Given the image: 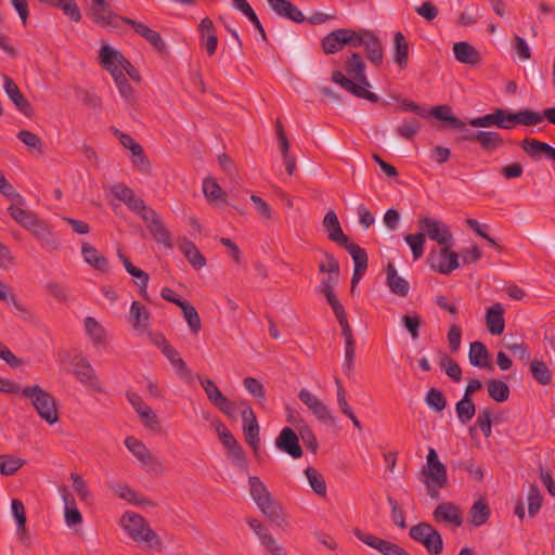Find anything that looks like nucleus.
Segmentation results:
<instances>
[{"instance_id": "obj_16", "label": "nucleus", "mask_w": 555, "mask_h": 555, "mask_svg": "<svg viewBox=\"0 0 555 555\" xmlns=\"http://www.w3.org/2000/svg\"><path fill=\"white\" fill-rule=\"evenodd\" d=\"M417 223L421 232H424L431 241L440 245L449 244L452 238L449 228L440 220L424 216L418 219Z\"/></svg>"}, {"instance_id": "obj_26", "label": "nucleus", "mask_w": 555, "mask_h": 555, "mask_svg": "<svg viewBox=\"0 0 555 555\" xmlns=\"http://www.w3.org/2000/svg\"><path fill=\"white\" fill-rule=\"evenodd\" d=\"M323 227L327 232V237L332 242L337 243L339 246L347 244L349 237L344 233L338 217L335 211L330 210L323 219Z\"/></svg>"}, {"instance_id": "obj_10", "label": "nucleus", "mask_w": 555, "mask_h": 555, "mask_svg": "<svg viewBox=\"0 0 555 555\" xmlns=\"http://www.w3.org/2000/svg\"><path fill=\"white\" fill-rule=\"evenodd\" d=\"M215 427H216L217 435H218L221 443L223 444V447L228 450V455L232 460L233 464L240 468L246 467L247 461H246L245 452H244L242 446L238 443V441L232 435V433L220 421H217L215 423Z\"/></svg>"}, {"instance_id": "obj_32", "label": "nucleus", "mask_w": 555, "mask_h": 555, "mask_svg": "<svg viewBox=\"0 0 555 555\" xmlns=\"http://www.w3.org/2000/svg\"><path fill=\"white\" fill-rule=\"evenodd\" d=\"M453 53L460 63L468 65H477L481 62V55L479 51L465 41H459L453 44Z\"/></svg>"}, {"instance_id": "obj_1", "label": "nucleus", "mask_w": 555, "mask_h": 555, "mask_svg": "<svg viewBox=\"0 0 555 555\" xmlns=\"http://www.w3.org/2000/svg\"><path fill=\"white\" fill-rule=\"evenodd\" d=\"M531 120H534V116L532 113H529V108L512 112L511 109L498 107L489 114L468 119L467 125L474 128L498 127L511 130L517 125L530 127Z\"/></svg>"}, {"instance_id": "obj_15", "label": "nucleus", "mask_w": 555, "mask_h": 555, "mask_svg": "<svg viewBox=\"0 0 555 555\" xmlns=\"http://www.w3.org/2000/svg\"><path fill=\"white\" fill-rule=\"evenodd\" d=\"M341 246L344 248H346V250L349 253V255L351 256L353 263H354L353 273H352V278H351V289H350L351 294H353L356 291L357 284L363 278V275L367 269L369 256H367L366 250L363 247L351 242L350 240L348 241L347 244H344Z\"/></svg>"}, {"instance_id": "obj_62", "label": "nucleus", "mask_w": 555, "mask_h": 555, "mask_svg": "<svg viewBox=\"0 0 555 555\" xmlns=\"http://www.w3.org/2000/svg\"><path fill=\"white\" fill-rule=\"evenodd\" d=\"M243 385L246 390L256 398L260 403L266 402V389L260 380L255 377H245L243 380Z\"/></svg>"}, {"instance_id": "obj_42", "label": "nucleus", "mask_w": 555, "mask_h": 555, "mask_svg": "<svg viewBox=\"0 0 555 555\" xmlns=\"http://www.w3.org/2000/svg\"><path fill=\"white\" fill-rule=\"evenodd\" d=\"M322 51L330 55L344 49V38L341 28L334 29L321 39Z\"/></svg>"}, {"instance_id": "obj_33", "label": "nucleus", "mask_w": 555, "mask_h": 555, "mask_svg": "<svg viewBox=\"0 0 555 555\" xmlns=\"http://www.w3.org/2000/svg\"><path fill=\"white\" fill-rule=\"evenodd\" d=\"M258 508L261 513L272 522H275L276 526L281 527L285 522L283 517V508L281 504L271 495L257 504Z\"/></svg>"}, {"instance_id": "obj_11", "label": "nucleus", "mask_w": 555, "mask_h": 555, "mask_svg": "<svg viewBox=\"0 0 555 555\" xmlns=\"http://www.w3.org/2000/svg\"><path fill=\"white\" fill-rule=\"evenodd\" d=\"M87 15L100 27L112 28H118L119 23H122L121 18H127L114 13L105 0H92Z\"/></svg>"}, {"instance_id": "obj_58", "label": "nucleus", "mask_w": 555, "mask_h": 555, "mask_svg": "<svg viewBox=\"0 0 555 555\" xmlns=\"http://www.w3.org/2000/svg\"><path fill=\"white\" fill-rule=\"evenodd\" d=\"M439 365L446 372V374L454 382L457 383L462 379L461 366L448 354L441 353Z\"/></svg>"}, {"instance_id": "obj_8", "label": "nucleus", "mask_w": 555, "mask_h": 555, "mask_svg": "<svg viewBox=\"0 0 555 555\" xmlns=\"http://www.w3.org/2000/svg\"><path fill=\"white\" fill-rule=\"evenodd\" d=\"M427 262L433 271L444 275L460 267L459 254L452 250L449 244L438 250H430Z\"/></svg>"}, {"instance_id": "obj_52", "label": "nucleus", "mask_w": 555, "mask_h": 555, "mask_svg": "<svg viewBox=\"0 0 555 555\" xmlns=\"http://www.w3.org/2000/svg\"><path fill=\"white\" fill-rule=\"evenodd\" d=\"M25 464V460L10 454L0 455V474L13 476Z\"/></svg>"}, {"instance_id": "obj_48", "label": "nucleus", "mask_w": 555, "mask_h": 555, "mask_svg": "<svg viewBox=\"0 0 555 555\" xmlns=\"http://www.w3.org/2000/svg\"><path fill=\"white\" fill-rule=\"evenodd\" d=\"M48 5L62 10L75 23L81 20V12L76 0H48Z\"/></svg>"}, {"instance_id": "obj_18", "label": "nucleus", "mask_w": 555, "mask_h": 555, "mask_svg": "<svg viewBox=\"0 0 555 555\" xmlns=\"http://www.w3.org/2000/svg\"><path fill=\"white\" fill-rule=\"evenodd\" d=\"M456 142H478L486 152H493L504 144L503 137L496 131L478 130L469 135H459Z\"/></svg>"}, {"instance_id": "obj_49", "label": "nucleus", "mask_w": 555, "mask_h": 555, "mask_svg": "<svg viewBox=\"0 0 555 555\" xmlns=\"http://www.w3.org/2000/svg\"><path fill=\"white\" fill-rule=\"evenodd\" d=\"M344 69L347 74L346 77L350 79L364 73L366 65L362 55L359 52H351L345 61Z\"/></svg>"}, {"instance_id": "obj_47", "label": "nucleus", "mask_w": 555, "mask_h": 555, "mask_svg": "<svg viewBox=\"0 0 555 555\" xmlns=\"http://www.w3.org/2000/svg\"><path fill=\"white\" fill-rule=\"evenodd\" d=\"M456 416L461 424L466 425L476 414V405L472 397H465L455 403Z\"/></svg>"}, {"instance_id": "obj_5", "label": "nucleus", "mask_w": 555, "mask_h": 555, "mask_svg": "<svg viewBox=\"0 0 555 555\" xmlns=\"http://www.w3.org/2000/svg\"><path fill=\"white\" fill-rule=\"evenodd\" d=\"M120 525L135 542H146L151 545L162 544L159 537L151 529L144 517L137 513H125L120 518Z\"/></svg>"}, {"instance_id": "obj_17", "label": "nucleus", "mask_w": 555, "mask_h": 555, "mask_svg": "<svg viewBox=\"0 0 555 555\" xmlns=\"http://www.w3.org/2000/svg\"><path fill=\"white\" fill-rule=\"evenodd\" d=\"M162 339V353L168 359L177 374L181 379H183L186 384L194 383V375L192 370L186 365L185 361L180 357L178 350H176L165 338V336H160Z\"/></svg>"}, {"instance_id": "obj_22", "label": "nucleus", "mask_w": 555, "mask_h": 555, "mask_svg": "<svg viewBox=\"0 0 555 555\" xmlns=\"http://www.w3.org/2000/svg\"><path fill=\"white\" fill-rule=\"evenodd\" d=\"M3 88L9 99L14 103L16 109L27 117L33 116L34 108L30 102L21 92L15 81L8 75H3Z\"/></svg>"}, {"instance_id": "obj_29", "label": "nucleus", "mask_w": 555, "mask_h": 555, "mask_svg": "<svg viewBox=\"0 0 555 555\" xmlns=\"http://www.w3.org/2000/svg\"><path fill=\"white\" fill-rule=\"evenodd\" d=\"M428 116L447 122L453 130H466V124L453 114L452 107L448 104L434 106L428 111Z\"/></svg>"}, {"instance_id": "obj_3", "label": "nucleus", "mask_w": 555, "mask_h": 555, "mask_svg": "<svg viewBox=\"0 0 555 555\" xmlns=\"http://www.w3.org/2000/svg\"><path fill=\"white\" fill-rule=\"evenodd\" d=\"M20 395L30 400L39 417L49 425H54L60 421L55 397L38 384L24 387Z\"/></svg>"}, {"instance_id": "obj_12", "label": "nucleus", "mask_w": 555, "mask_h": 555, "mask_svg": "<svg viewBox=\"0 0 555 555\" xmlns=\"http://www.w3.org/2000/svg\"><path fill=\"white\" fill-rule=\"evenodd\" d=\"M72 365L74 367V375L82 385L90 387L98 392L103 391L98 374L86 357L81 353L76 354L72 360Z\"/></svg>"}, {"instance_id": "obj_59", "label": "nucleus", "mask_w": 555, "mask_h": 555, "mask_svg": "<svg viewBox=\"0 0 555 555\" xmlns=\"http://www.w3.org/2000/svg\"><path fill=\"white\" fill-rule=\"evenodd\" d=\"M203 192L207 199L209 201H221L227 203L225 194L222 192L221 188L217 183V181L212 178H205L203 181Z\"/></svg>"}, {"instance_id": "obj_53", "label": "nucleus", "mask_w": 555, "mask_h": 555, "mask_svg": "<svg viewBox=\"0 0 555 555\" xmlns=\"http://www.w3.org/2000/svg\"><path fill=\"white\" fill-rule=\"evenodd\" d=\"M122 98H125L130 105L135 103L134 90L122 72L111 74Z\"/></svg>"}, {"instance_id": "obj_39", "label": "nucleus", "mask_w": 555, "mask_h": 555, "mask_svg": "<svg viewBox=\"0 0 555 555\" xmlns=\"http://www.w3.org/2000/svg\"><path fill=\"white\" fill-rule=\"evenodd\" d=\"M468 514L470 522L475 527H480L489 520L491 511L487 501L480 498L474 502Z\"/></svg>"}, {"instance_id": "obj_43", "label": "nucleus", "mask_w": 555, "mask_h": 555, "mask_svg": "<svg viewBox=\"0 0 555 555\" xmlns=\"http://www.w3.org/2000/svg\"><path fill=\"white\" fill-rule=\"evenodd\" d=\"M422 129V122L416 117H408L402 120L400 125L396 128V133L398 137L406 140L413 141L415 137Z\"/></svg>"}, {"instance_id": "obj_41", "label": "nucleus", "mask_w": 555, "mask_h": 555, "mask_svg": "<svg viewBox=\"0 0 555 555\" xmlns=\"http://www.w3.org/2000/svg\"><path fill=\"white\" fill-rule=\"evenodd\" d=\"M486 386L488 395L493 401L502 403L508 400L511 391L504 380L491 378L486 382Z\"/></svg>"}, {"instance_id": "obj_7", "label": "nucleus", "mask_w": 555, "mask_h": 555, "mask_svg": "<svg viewBox=\"0 0 555 555\" xmlns=\"http://www.w3.org/2000/svg\"><path fill=\"white\" fill-rule=\"evenodd\" d=\"M240 409L241 416L243 420V433L247 444L253 449L256 457L259 456L260 438H259V425L254 410L250 404L242 400L236 405Z\"/></svg>"}, {"instance_id": "obj_40", "label": "nucleus", "mask_w": 555, "mask_h": 555, "mask_svg": "<svg viewBox=\"0 0 555 555\" xmlns=\"http://www.w3.org/2000/svg\"><path fill=\"white\" fill-rule=\"evenodd\" d=\"M393 43V60L401 69H404L409 63V43L401 31L395 34Z\"/></svg>"}, {"instance_id": "obj_37", "label": "nucleus", "mask_w": 555, "mask_h": 555, "mask_svg": "<svg viewBox=\"0 0 555 555\" xmlns=\"http://www.w3.org/2000/svg\"><path fill=\"white\" fill-rule=\"evenodd\" d=\"M81 254L83 256L85 261L95 270H99L101 272L108 271L109 263L107 258L101 255L99 250L90 243H82Z\"/></svg>"}, {"instance_id": "obj_38", "label": "nucleus", "mask_w": 555, "mask_h": 555, "mask_svg": "<svg viewBox=\"0 0 555 555\" xmlns=\"http://www.w3.org/2000/svg\"><path fill=\"white\" fill-rule=\"evenodd\" d=\"M288 421L298 431V437L306 444L307 449L310 450L312 453H317L319 449V443L311 427L300 417L293 420L289 418Z\"/></svg>"}, {"instance_id": "obj_50", "label": "nucleus", "mask_w": 555, "mask_h": 555, "mask_svg": "<svg viewBox=\"0 0 555 555\" xmlns=\"http://www.w3.org/2000/svg\"><path fill=\"white\" fill-rule=\"evenodd\" d=\"M421 544L431 555H439L443 551L442 537L439 533V531L434 528L433 525L430 526V528L428 530V534L426 535V538L423 540V542Z\"/></svg>"}, {"instance_id": "obj_9", "label": "nucleus", "mask_w": 555, "mask_h": 555, "mask_svg": "<svg viewBox=\"0 0 555 555\" xmlns=\"http://www.w3.org/2000/svg\"><path fill=\"white\" fill-rule=\"evenodd\" d=\"M126 448L142 463L145 470L160 475L165 468L162 461L155 457L146 446L133 436H129L125 439Z\"/></svg>"}, {"instance_id": "obj_24", "label": "nucleus", "mask_w": 555, "mask_h": 555, "mask_svg": "<svg viewBox=\"0 0 555 555\" xmlns=\"http://www.w3.org/2000/svg\"><path fill=\"white\" fill-rule=\"evenodd\" d=\"M520 147L532 160L535 162L540 160L542 156L547 159H552V156L555 152V147L548 143L533 138H525L520 142Z\"/></svg>"}, {"instance_id": "obj_55", "label": "nucleus", "mask_w": 555, "mask_h": 555, "mask_svg": "<svg viewBox=\"0 0 555 555\" xmlns=\"http://www.w3.org/2000/svg\"><path fill=\"white\" fill-rule=\"evenodd\" d=\"M305 474L309 481L312 490L320 496L326 495V482L322 474H320L314 467H307Z\"/></svg>"}, {"instance_id": "obj_30", "label": "nucleus", "mask_w": 555, "mask_h": 555, "mask_svg": "<svg viewBox=\"0 0 555 555\" xmlns=\"http://www.w3.org/2000/svg\"><path fill=\"white\" fill-rule=\"evenodd\" d=\"M0 300L12 304L16 310V314L24 321L31 322L34 320L33 312L17 299L12 287L2 281H0Z\"/></svg>"}, {"instance_id": "obj_61", "label": "nucleus", "mask_w": 555, "mask_h": 555, "mask_svg": "<svg viewBox=\"0 0 555 555\" xmlns=\"http://www.w3.org/2000/svg\"><path fill=\"white\" fill-rule=\"evenodd\" d=\"M402 325L411 335L412 339H417L420 336V327L423 323L422 317L417 312L412 314H404L401 318Z\"/></svg>"}, {"instance_id": "obj_64", "label": "nucleus", "mask_w": 555, "mask_h": 555, "mask_svg": "<svg viewBox=\"0 0 555 555\" xmlns=\"http://www.w3.org/2000/svg\"><path fill=\"white\" fill-rule=\"evenodd\" d=\"M425 401L427 405L437 413L442 412L447 405V399L444 395L442 391L436 388H430L427 391Z\"/></svg>"}, {"instance_id": "obj_44", "label": "nucleus", "mask_w": 555, "mask_h": 555, "mask_svg": "<svg viewBox=\"0 0 555 555\" xmlns=\"http://www.w3.org/2000/svg\"><path fill=\"white\" fill-rule=\"evenodd\" d=\"M232 3L234 8L238 11H241L254 25V27L258 30L263 41H268L267 34L264 31V28L258 18L257 14L250 7V4L246 0H232Z\"/></svg>"}, {"instance_id": "obj_23", "label": "nucleus", "mask_w": 555, "mask_h": 555, "mask_svg": "<svg viewBox=\"0 0 555 555\" xmlns=\"http://www.w3.org/2000/svg\"><path fill=\"white\" fill-rule=\"evenodd\" d=\"M124 24L129 25L138 35L143 37L153 48L157 51L163 52L166 50V43L163 40L159 33L151 29L147 25L142 22H137L132 18H121Z\"/></svg>"}, {"instance_id": "obj_4", "label": "nucleus", "mask_w": 555, "mask_h": 555, "mask_svg": "<svg viewBox=\"0 0 555 555\" xmlns=\"http://www.w3.org/2000/svg\"><path fill=\"white\" fill-rule=\"evenodd\" d=\"M423 482L426 485L427 493L431 499L439 498V490L448 486L447 467L442 464L436 450L430 448L426 457V466L422 468Z\"/></svg>"}, {"instance_id": "obj_14", "label": "nucleus", "mask_w": 555, "mask_h": 555, "mask_svg": "<svg viewBox=\"0 0 555 555\" xmlns=\"http://www.w3.org/2000/svg\"><path fill=\"white\" fill-rule=\"evenodd\" d=\"M352 532L357 539L367 546L377 550L383 555H411L402 546L378 538L372 533L364 532L359 528H354Z\"/></svg>"}, {"instance_id": "obj_28", "label": "nucleus", "mask_w": 555, "mask_h": 555, "mask_svg": "<svg viewBox=\"0 0 555 555\" xmlns=\"http://www.w3.org/2000/svg\"><path fill=\"white\" fill-rule=\"evenodd\" d=\"M504 308L500 302L493 304L486 311V324L490 334L501 335L505 328Z\"/></svg>"}, {"instance_id": "obj_13", "label": "nucleus", "mask_w": 555, "mask_h": 555, "mask_svg": "<svg viewBox=\"0 0 555 555\" xmlns=\"http://www.w3.org/2000/svg\"><path fill=\"white\" fill-rule=\"evenodd\" d=\"M210 403L229 417H233L237 402H231L210 378L197 376Z\"/></svg>"}, {"instance_id": "obj_57", "label": "nucleus", "mask_w": 555, "mask_h": 555, "mask_svg": "<svg viewBox=\"0 0 555 555\" xmlns=\"http://www.w3.org/2000/svg\"><path fill=\"white\" fill-rule=\"evenodd\" d=\"M404 241L410 246L414 260L420 259L424 254L426 234L424 232L406 234L404 235Z\"/></svg>"}, {"instance_id": "obj_36", "label": "nucleus", "mask_w": 555, "mask_h": 555, "mask_svg": "<svg viewBox=\"0 0 555 555\" xmlns=\"http://www.w3.org/2000/svg\"><path fill=\"white\" fill-rule=\"evenodd\" d=\"M180 250L186 258L188 262L195 269L199 270L206 266V258L196 247V245L189 238H182L180 243Z\"/></svg>"}, {"instance_id": "obj_60", "label": "nucleus", "mask_w": 555, "mask_h": 555, "mask_svg": "<svg viewBox=\"0 0 555 555\" xmlns=\"http://www.w3.org/2000/svg\"><path fill=\"white\" fill-rule=\"evenodd\" d=\"M181 310H182L183 317H184L185 321L188 322V325H189L190 330L192 331V333L197 334L202 330V323H201V318H199L196 309L194 308V306H192L190 302L186 301L181 307Z\"/></svg>"}, {"instance_id": "obj_31", "label": "nucleus", "mask_w": 555, "mask_h": 555, "mask_svg": "<svg viewBox=\"0 0 555 555\" xmlns=\"http://www.w3.org/2000/svg\"><path fill=\"white\" fill-rule=\"evenodd\" d=\"M468 360L473 366L493 370L490 354L486 345L481 341H474L469 346Z\"/></svg>"}, {"instance_id": "obj_2", "label": "nucleus", "mask_w": 555, "mask_h": 555, "mask_svg": "<svg viewBox=\"0 0 555 555\" xmlns=\"http://www.w3.org/2000/svg\"><path fill=\"white\" fill-rule=\"evenodd\" d=\"M344 47L350 48L364 47L366 59L375 66L379 67L384 62V48L377 35L366 28L358 30L351 28H341Z\"/></svg>"}, {"instance_id": "obj_51", "label": "nucleus", "mask_w": 555, "mask_h": 555, "mask_svg": "<svg viewBox=\"0 0 555 555\" xmlns=\"http://www.w3.org/2000/svg\"><path fill=\"white\" fill-rule=\"evenodd\" d=\"M85 328L94 345L105 344V330L94 318L87 317L85 319Z\"/></svg>"}, {"instance_id": "obj_46", "label": "nucleus", "mask_w": 555, "mask_h": 555, "mask_svg": "<svg viewBox=\"0 0 555 555\" xmlns=\"http://www.w3.org/2000/svg\"><path fill=\"white\" fill-rule=\"evenodd\" d=\"M10 216L23 228L29 230L34 223L39 219L37 215L30 210H26L17 205H10L9 208Z\"/></svg>"}, {"instance_id": "obj_54", "label": "nucleus", "mask_w": 555, "mask_h": 555, "mask_svg": "<svg viewBox=\"0 0 555 555\" xmlns=\"http://www.w3.org/2000/svg\"><path fill=\"white\" fill-rule=\"evenodd\" d=\"M530 372L533 378L541 385H548L552 382V372L543 361L532 360L530 363Z\"/></svg>"}, {"instance_id": "obj_35", "label": "nucleus", "mask_w": 555, "mask_h": 555, "mask_svg": "<svg viewBox=\"0 0 555 555\" xmlns=\"http://www.w3.org/2000/svg\"><path fill=\"white\" fill-rule=\"evenodd\" d=\"M386 272V283L390 292L397 296L405 297L410 291L409 282L405 279L398 275L397 269L391 262L387 264Z\"/></svg>"}, {"instance_id": "obj_56", "label": "nucleus", "mask_w": 555, "mask_h": 555, "mask_svg": "<svg viewBox=\"0 0 555 555\" xmlns=\"http://www.w3.org/2000/svg\"><path fill=\"white\" fill-rule=\"evenodd\" d=\"M249 493L256 505L258 502L270 498L272 494L268 490L267 486L261 481L258 476H250L248 478Z\"/></svg>"}, {"instance_id": "obj_63", "label": "nucleus", "mask_w": 555, "mask_h": 555, "mask_svg": "<svg viewBox=\"0 0 555 555\" xmlns=\"http://www.w3.org/2000/svg\"><path fill=\"white\" fill-rule=\"evenodd\" d=\"M543 498L537 485L531 483L528 491V513L534 517L542 506Z\"/></svg>"}, {"instance_id": "obj_25", "label": "nucleus", "mask_w": 555, "mask_h": 555, "mask_svg": "<svg viewBox=\"0 0 555 555\" xmlns=\"http://www.w3.org/2000/svg\"><path fill=\"white\" fill-rule=\"evenodd\" d=\"M127 62L124 54L105 44L100 50V63L109 74L121 72L119 67Z\"/></svg>"}, {"instance_id": "obj_45", "label": "nucleus", "mask_w": 555, "mask_h": 555, "mask_svg": "<svg viewBox=\"0 0 555 555\" xmlns=\"http://www.w3.org/2000/svg\"><path fill=\"white\" fill-rule=\"evenodd\" d=\"M129 314L134 328L145 331L149 327L150 312L142 304L132 301Z\"/></svg>"}, {"instance_id": "obj_21", "label": "nucleus", "mask_w": 555, "mask_h": 555, "mask_svg": "<svg viewBox=\"0 0 555 555\" xmlns=\"http://www.w3.org/2000/svg\"><path fill=\"white\" fill-rule=\"evenodd\" d=\"M275 447L291 455L293 459L302 456V448L299 443V437L296 431L291 427H284L275 439Z\"/></svg>"}, {"instance_id": "obj_19", "label": "nucleus", "mask_w": 555, "mask_h": 555, "mask_svg": "<svg viewBox=\"0 0 555 555\" xmlns=\"http://www.w3.org/2000/svg\"><path fill=\"white\" fill-rule=\"evenodd\" d=\"M143 221L157 244L164 245L167 249L173 248L171 233L166 229L156 210L151 211L150 216H143Z\"/></svg>"}, {"instance_id": "obj_27", "label": "nucleus", "mask_w": 555, "mask_h": 555, "mask_svg": "<svg viewBox=\"0 0 555 555\" xmlns=\"http://www.w3.org/2000/svg\"><path fill=\"white\" fill-rule=\"evenodd\" d=\"M267 2L270 8L282 17L288 18L298 24L306 21L300 9L289 0H267Z\"/></svg>"}, {"instance_id": "obj_6", "label": "nucleus", "mask_w": 555, "mask_h": 555, "mask_svg": "<svg viewBox=\"0 0 555 555\" xmlns=\"http://www.w3.org/2000/svg\"><path fill=\"white\" fill-rule=\"evenodd\" d=\"M331 80L359 99H364L372 103L379 101V96L376 93L367 90L371 87V82L365 72L350 79L340 70H334L331 75Z\"/></svg>"}, {"instance_id": "obj_34", "label": "nucleus", "mask_w": 555, "mask_h": 555, "mask_svg": "<svg viewBox=\"0 0 555 555\" xmlns=\"http://www.w3.org/2000/svg\"><path fill=\"white\" fill-rule=\"evenodd\" d=\"M29 231H31L43 248L56 249L59 247L57 240L43 220L38 219Z\"/></svg>"}, {"instance_id": "obj_20", "label": "nucleus", "mask_w": 555, "mask_h": 555, "mask_svg": "<svg viewBox=\"0 0 555 555\" xmlns=\"http://www.w3.org/2000/svg\"><path fill=\"white\" fill-rule=\"evenodd\" d=\"M433 518L436 522L446 524L452 528H460L463 525L462 511L453 502L438 504L433 512Z\"/></svg>"}]
</instances>
